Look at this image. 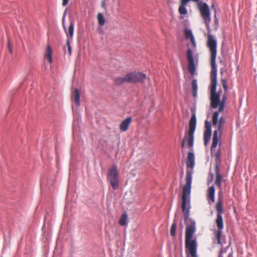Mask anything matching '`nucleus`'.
<instances>
[{
    "label": "nucleus",
    "mask_w": 257,
    "mask_h": 257,
    "mask_svg": "<svg viewBox=\"0 0 257 257\" xmlns=\"http://www.w3.org/2000/svg\"><path fill=\"white\" fill-rule=\"evenodd\" d=\"M215 172L216 174V179L214 184H216L220 189L221 188L222 176L220 173L219 167L218 165L215 166Z\"/></svg>",
    "instance_id": "nucleus-14"
},
{
    "label": "nucleus",
    "mask_w": 257,
    "mask_h": 257,
    "mask_svg": "<svg viewBox=\"0 0 257 257\" xmlns=\"http://www.w3.org/2000/svg\"><path fill=\"white\" fill-rule=\"evenodd\" d=\"M205 130L204 132V145L207 146L208 142L209 141L211 134H212V130H211V124L210 122H209L207 120H206L205 122Z\"/></svg>",
    "instance_id": "nucleus-10"
},
{
    "label": "nucleus",
    "mask_w": 257,
    "mask_h": 257,
    "mask_svg": "<svg viewBox=\"0 0 257 257\" xmlns=\"http://www.w3.org/2000/svg\"><path fill=\"white\" fill-rule=\"evenodd\" d=\"M67 15V10H65L63 13V18H62V25L63 27H65V18Z\"/></svg>",
    "instance_id": "nucleus-29"
},
{
    "label": "nucleus",
    "mask_w": 257,
    "mask_h": 257,
    "mask_svg": "<svg viewBox=\"0 0 257 257\" xmlns=\"http://www.w3.org/2000/svg\"><path fill=\"white\" fill-rule=\"evenodd\" d=\"M186 137H184L182 142L181 147L184 148L185 146Z\"/></svg>",
    "instance_id": "nucleus-34"
},
{
    "label": "nucleus",
    "mask_w": 257,
    "mask_h": 257,
    "mask_svg": "<svg viewBox=\"0 0 257 257\" xmlns=\"http://www.w3.org/2000/svg\"><path fill=\"white\" fill-rule=\"evenodd\" d=\"M132 120V119L131 117H128L123 120L120 124V130L123 132H125L128 129V126L131 123Z\"/></svg>",
    "instance_id": "nucleus-15"
},
{
    "label": "nucleus",
    "mask_w": 257,
    "mask_h": 257,
    "mask_svg": "<svg viewBox=\"0 0 257 257\" xmlns=\"http://www.w3.org/2000/svg\"><path fill=\"white\" fill-rule=\"evenodd\" d=\"M214 18H215L216 22H218V19H217V18H216V14H215V15H214Z\"/></svg>",
    "instance_id": "nucleus-40"
},
{
    "label": "nucleus",
    "mask_w": 257,
    "mask_h": 257,
    "mask_svg": "<svg viewBox=\"0 0 257 257\" xmlns=\"http://www.w3.org/2000/svg\"><path fill=\"white\" fill-rule=\"evenodd\" d=\"M223 102L220 103L218 110L217 111H215L214 113L212 118L213 124H216L217 123V121H218L219 113L221 111H223Z\"/></svg>",
    "instance_id": "nucleus-16"
},
{
    "label": "nucleus",
    "mask_w": 257,
    "mask_h": 257,
    "mask_svg": "<svg viewBox=\"0 0 257 257\" xmlns=\"http://www.w3.org/2000/svg\"><path fill=\"white\" fill-rule=\"evenodd\" d=\"M192 93L194 97L197 96L198 85L197 79H193L191 82Z\"/></svg>",
    "instance_id": "nucleus-17"
},
{
    "label": "nucleus",
    "mask_w": 257,
    "mask_h": 257,
    "mask_svg": "<svg viewBox=\"0 0 257 257\" xmlns=\"http://www.w3.org/2000/svg\"><path fill=\"white\" fill-rule=\"evenodd\" d=\"M72 40H70L69 38H67L66 41L67 46L69 52V55H71L72 53V47L70 45V43Z\"/></svg>",
    "instance_id": "nucleus-26"
},
{
    "label": "nucleus",
    "mask_w": 257,
    "mask_h": 257,
    "mask_svg": "<svg viewBox=\"0 0 257 257\" xmlns=\"http://www.w3.org/2000/svg\"><path fill=\"white\" fill-rule=\"evenodd\" d=\"M222 205L223 197L222 195V192L220 191L218 193V201L215 205L216 209L217 211L216 223L218 228V230L216 234V237L217 240V243L221 246L223 245V243L221 240V237L222 235V230L223 228V221L222 216V214L223 213Z\"/></svg>",
    "instance_id": "nucleus-3"
},
{
    "label": "nucleus",
    "mask_w": 257,
    "mask_h": 257,
    "mask_svg": "<svg viewBox=\"0 0 257 257\" xmlns=\"http://www.w3.org/2000/svg\"><path fill=\"white\" fill-rule=\"evenodd\" d=\"M214 8V5H212V8Z\"/></svg>",
    "instance_id": "nucleus-41"
},
{
    "label": "nucleus",
    "mask_w": 257,
    "mask_h": 257,
    "mask_svg": "<svg viewBox=\"0 0 257 257\" xmlns=\"http://www.w3.org/2000/svg\"><path fill=\"white\" fill-rule=\"evenodd\" d=\"M225 119L223 116H221L218 119V123L222 125L225 124Z\"/></svg>",
    "instance_id": "nucleus-27"
},
{
    "label": "nucleus",
    "mask_w": 257,
    "mask_h": 257,
    "mask_svg": "<svg viewBox=\"0 0 257 257\" xmlns=\"http://www.w3.org/2000/svg\"><path fill=\"white\" fill-rule=\"evenodd\" d=\"M226 96L225 95H224L222 97V101H220V103L223 102V108H224V103L226 100Z\"/></svg>",
    "instance_id": "nucleus-33"
},
{
    "label": "nucleus",
    "mask_w": 257,
    "mask_h": 257,
    "mask_svg": "<svg viewBox=\"0 0 257 257\" xmlns=\"http://www.w3.org/2000/svg\"><path fill=\"white\" fill-rule=\"evenodd\" d=\"M73 96L77 106H79L80 105V93L78 89L75 88Z\"/></svg>",
    "instance_id": "nucleus-18"
},
{
    "label": "nucleus",
    "mask_w": 257,
    "mask_h": 257,
    "mask_svg": "<svg viewBox=\"0 0 257 257\" xmlns=\"http://www.w3.org/2000/svg\"><path fill=\"white\" fill-rule=\"evenodd\" d=\"M191 112L192 116L189 121V129L188 132V145L190 147L192 148L194 145V133L197 124L196 108H192Z\"/></svg>",
    "instance_id": "nucleus-6"
},
{
    "label": "nucleus",
    "mask_w": 257,
    "mask_h": 257,
    "mask_svg": "<svg viewBox=\"0 0 257 257\" xmlns=\"http://www.w3.org/2000/svg\"><path fill=\"white\" fill-rule=\"evenodd\" d=\"M146 79V75L142 72H132L125 74L123 77H117L115 83L120 85L124 83H137L143 82Z\"/></svg>",
    "instance_id": "nucleus-4"
},
{
    "label": "nucleus",
    "mask_w": 257,
    "mask_h": 257,
    "mask_svg": "<svg viewBox=\"0 0 257 257\" xmlns=\"http://www.w3.org/2000/svg\"><path fill=\"white\" fill-rule=\"evenodd\" d=\"M191 1H193L195 3H198L200 1V0H191Z\"/></svg>",
    "instance_id": "nucleus-39"
},
{
    "label": "nucleus",
    "mask_w": 257,
    "mask_h": 257,
    "mask_svg": "<svg viewBox=\"0 0 257 257\" xmlns=\"http://www.w3.org/2000/svg\"><path fill=\"white\" fill-rule=\"evenodd\" d=\"M211 82L210 88L211 106L216 108L220 104V94L219 92L216 93L217 73H211Z\"/></svg>",
    "instance_id": "nucleus-5"
},
{
    "label": "nucleus",
    "mask_w": 257,
    "mask_h": 257,
    "mask_svg": "<svg viewBox=\"0 0 257 257\" xmlns=\"http://www.w3.org/2000/svg\"><path fill=\"white\" fill-rule=\"evenodd\" d=\"M185 36L187 40L190 39L193 48H195L196 47V43L192 31L189 29L186 28L185 29Z\"/></svg>",
    "instance_id": "nucleus-12"
},
{
    "label": "nucleus",
    "mask_w": 257,
    "mask_h": 257,
    "mask_svg": "<svg viewBox=\"0 0 257 257\" xmlns=\"http://www.w3.org/2000/svg\"><path fill=\"white\" fill-rule=\"evenodd\" d=\"M97 20L98 24L100 26H103L105 23V19L101 13H98L97 15Z\"/></svg>",
    "instance_id": "nucleus-22"
},
{
    "label": "nucleus",
    "mask_w": 257,
    "mask_h": 257,
    "mask_svg": "<svg viewBox=\"0 0 257 257\" xmlns=\"http://www.w3.org/2000/svg\"><path fill=\"white\" fill-rule=\"evenodd\" d=\"M176 214L175 216V218L173 220V222L172 224L171 230H170V234L171 236H175L176 234V228H177V221L176 219Z\"/></svg>",
    "instance_id": "nucleus-19"
},
{
    "label": "nucleus",
    "mask_w": 257,
    "mask_h": 257,
    "mask_svg": "<svg viewBox=\"0 0 257 257\" xmlns=\"http://www.w3.org/2000/svg\"><path fill=\"white\" fill-rule=\"evenodd\" d=\"M215 189L214 186H211L207 190V196L208 203L211 204L215 201Z\"/></svg>",
    "instance_id": "nucleus-11"
},
{
    "label": "nucleus",
    "mask_w": 257,
    "mask_h": 257,
    "mask_svg": "<svg viewBox=\"0 0 257 257\" xmlns=\"http://www.w3.org/2000/svg\"><path fill=\"white\" fill-rule=\"evenodd\" d=\"M213 127H215L212 139V143L211 147V151L212 153L214 149H215L219 143L218 137L222 135L224 125L219 124L217 121L216 124H213Z\"/></svg>",
    "instance_id": "nucleus-8"
},
{
    "label": "nucleus",
    "mask_w": 257,
    "mask_h": 257,
    "mask_svg": "<svg viewBox=\"0 0 257 257\" xmlns=\"http://www.w3.org/2000/svg\"><path fill=\"white\" fill-rule=\"evenodd\" d=\"M65 33L68 37V38H69L70 40H72V38L74 34V23L72 20H70V25L69 27L67 29L66 26L65 25V27H63Z\"/></svg>",
    "instance_id": "nucleus-13"
},
{
    "label": "nucleus",
    "mask_w": 257,
    "mask_h": 257,
    "mask_svg": "<svg viewBox=\"0 0 257 257\" xmlns=\"http://www.w3.org/2000/svg\"><path fill=\"white\" fill-rule=\"evenodd\" d=\"M67 15V10H65L63 13V18H62V25L63 27H65V18Z\"/></svg>",
    "instance_id": "nucleus-28"
},
{
    "label": "nucleus",
    "mask_w": 257,
    "mask_h": 257,
    "mask_svg": "<svg viewBox=\"0 0 257 257\" xmlns=\"http://www.w3.org/2000/svg\"><path fill=\"white\" fill-rule=\"evenodd\" d=\"M215 156L216 165H218V164L220 163V160H221L220 149L218 150L215 152Z\"/></svg>",
    "instance_id": "nucleus-24"
},
{
    "label": "nucleus",
    "mask_w": 257,
    "mask_h": 257,
    "mask_svg": "<svg viewBox=\"0 0 257 257\" xmlns=\"http://www.w3.org/2000/svg\"><path fill=\"white\" fill-rule=\"evenodd\" d=\"M108 181L113 190H116L118 188V173L116 166L114 165L111 169L108 171Z\"/></svg>",
    "instance_id": "nucleus-7"
},
{
    "label": "nucleus",
    "mask_w": 257,
    "mask_h": 257,
    "mask_svg": "<svg viewBox=\"0 0 257 257\" xmlns=\"http://www.w3.org/2000/svg\"><path fill=\"white\" fill-rule=\"evenodd\" d=\"M230 244V243H229V244L227 246H226L224 248H221V249L220 250L219 252L218 256H221V257H223V254L226 252L227 249L229 247Z\"/></svg>",
    "instance_id": "nucleus-25"
},
{
    "label": "nucleus",
    "mask_w": 257,
    "mask_h": 257,
    "mask_svg": "<svg viewBox=\"0 0 257 257\" xmlns=\"http://www.w3.org/2000/svg\"><path fill=\"white\" fill-rule=\"evenodd\" d=\"M209 178L208 179V182H207L208 185L210 183H212V182L213 181V178L214 175H213V174L212 173L210 172L209 174Z\"/></svg>",
    "instance_id": "nucleus-30"
},
{
    "label": "nucleus",
    "mask_w": 257,
    "mask_h": 257,
    "mask_svg": "<svg viewBox=\"0 0 257 257\" xmlns=\"http://www.w3.org/2000/svg\"><path fill=\"white\" fill-rule=\"evenodd\" d=\"M69 0H63L62 5L66 6L68 3Z\"/></svg>",
    "instance_id": "nucleus-35"
},
{
    "label": "nucleus",
    "mask_w": 257,
    "mask_h": 257,
    "mask_svg": "<svg viewBox=\"0 0 257 257\" xmlns=\"http://www.w3.org/2000/svg\"><path fill=\"white\" fill-rule=\"evenodd\" d=\"M45 57L48 58L49 63H51L52 62V51L51 47L49 45L47 46V52Z\"/></svg>",
    "instance_id": "nucleus-20"
},
{
    "label": "nucleus",
    "mask_w": 257,
    "mask_h": 257,
    "mask_svg": "<svg viewBox=\"0 0 257 257\" xmlns=\"http://www.w3.org/2000/svg\"><path fill=\"white\" fill-rule=\"evenodd\" d=\"M191 0H181V4L186 5Z\"/></svg>",
    "instance_id": "nucleus-32"
},
{
    "label": "nucleus",
    "mask_w": 257,
    "mask_h": 257,
    "mask_svg": "<svg viewBox=\"0 0 257 257\" xmlns=\"http://www.w3.org/2000/svg\"><path fill=\"white\" fill-rule=\"evenodd\" d=\"M228 257H233V252H231V253H229L228 255Z\"/></svg>",
    "instance_id": "nucleus-38"
},
{
    "label": "nucleus",
    "mask_w": 257,
    "mask_h": 257,
    "mask_svg": "<svg viewBox=\"0 0 257 257\" xmlns=\"http://www.w3.org/2000/svg\"><path fill=\"white\" fill-rule=\"evenodd\" d=\"M186 164V184L183 187L182 206L184 221L187 223L185 233L186 253L187 257H198L197 240L196 239H192L193 235L196 231V222L194 219L189 218L192 175L195 166V155L192 151H190L188 154Z\"/></svg>",
    "instance_id": "nucleus-1"
},
{
    "label": "nucleus",
    "mask_w": 257,
    "mask_h": 257,
    "mask_svg": "<svg viewBox=\"0 0 257 257\" xmlns=\"http://www.w3.org/2000/svg\"><path fill=\"white\" fill-rule=\"evenodd\" d=\"M179 12L180 14L182 15H186L187 14V10L186 8V5L181 4L179 8Z\"/></svg>",
    "instance_id": "nucleus-23"
},
{
    "label": "nucleus",
    "mask_w": 257,
    "mask_h": 257,
    "mask_svg": "<svg viewBox=\"0 0 257 257\" xmlns=\"http://www.w3.org/2000/svg\"><path fill=\"white\" fill-rule=\"evenodd\" d=\"M201 17L204 21L208 34L207 46L211 53L210 61L211 64V73H217V67L216 64L217 55V41L210 34L211 29L210 26L211 21L210 12L208 5L204 3L202 6H199Z\"/></svg>",
    "instance_id": "nucleus-2"
},
{
    "label": "nucleus",
    "mask_w": 257,
    "mask_h": 257,
    "mask_svg": "<svg viewBox=\"0 0 257 257\" xmlns=\"http://www.w3.org/2000/svg\"><path fill=\"white\" fill-rule=\"evenodd\" d=\"M8 48H9V50L10 52L12 53L13 52V50H12V47L10 46V44L9 42L8 43Z\"/></svg>",
    "instance_id": "nucleus-36"
},
{
    "label": "nucleus",
    "mask_w": 257,
    "mask_h": 257,
    "mask_svg": "<svg viewBox=\"0 0 257 257\" xmlns=\"http://www.w3.org/2000/svg\"><path fill=\"white\" fill-rule=\"evenodd\" d=\"M127 215L126 213H123L119 220V224L121 226H125L127 223Z\"/></svg>",
    "instance_id": "nucleus-21"
},
{
    "label": "nucleus",
    "mask_w": 257,
    "mask_h": 257,
    "mask_svg": "<svg viewBox=\"0 0 257 257\" xmlns=\"http://www.w3.org/2000/svg\"><path fill=\"white\" fill-rule=\"evenodd\" d=\"M222 84H223V88H224V90L225 91H226L227 90V86L226 85V81L225 79H222Z\"/></svg>",
    "instance_id": "nucleus-31"
},
{
    "label": "nucleus",
    "mask_w": 257,
    "mask_h": 257,
    "mask_svg": "<svg viewBox=\"0 0 257 257\" xmlns=\"http://www.w3.org/2000/svg\"><path fill=\"white\" fill-rule=\"evenodd\" d=\"M187 58L189 62L188 66V71L192 75H193L196 70V67L193 51L191 48H189L187 50Z\"/></svg>",
    "instance_id": "nucleus-9"
},
{
    "label": "nucleus",
    "mask_w": 257,
    "mask_h": 257,
    "mask_svg": "<svg viewBox=\"0 0 257 257\" xmlns=\"http://www.w3.org/2000/svg\"><path fill=\"white\" fill-rule=\"evenodd\" d=\"M78 121H78V120L77 121V123H78ZM76 125V120H74V121H73V127H75Z\"/></svg>",
    "instance_id": "nucleus-37"
}]
</instances>
